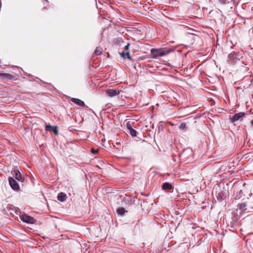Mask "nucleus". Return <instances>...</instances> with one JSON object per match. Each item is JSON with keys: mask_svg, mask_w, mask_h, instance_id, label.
Instances as JSON below:
<instances>
[{"mask_svg": "<svg viewBox=\"0 0 253 253\" xmlns=\"http://www.w3.org/2000/svg\"><path fill=\"white\" fill-rule=\"evenodd\" d=\"M171 50L167 48H152L151 50V56L153 58H157L169 53Z\"/></svg>", "mask_w": 253, "mask_h": 253, "instance_id": "nucleus-1", "label": "nucleus"}, {"mask_svg": "<svg viewBox=\"0 0 253 253\" xmlns=\"http://www.w3.org/2000/svg\"><path fill=\"white\" fill-rule=\"evenodd\" d=\"M245 115V114L243 112L237 113L233 117L230 118V121L232 123H235L238 121H242Z\"/></svg>", "mask_w": 253, "mask_h": 253, "instance_id": "nucleus-2", "label": "nucleus"}, {"mask_svg": "<svg viewBox=\"0 0 253 253\" xmlns=\"http://www.w3.org/2000/svg\"><path fill=\"white\" fill-rule=\"evenodd\" d=\"M8 181L9 185L13 190L15 191L19 190V186L17 181L13 177H9L8 178Z\"/></svg>", "mask_w": 253, "mask_h": 253, "instance_id": "nucleus-3", "label": "nucleus"}, {"mask_svg": "<svg viewBox=\"0 0 253 253\" xmlns=\"http://www.w3.org/2000/svg\"><path fill=\"white\" fill-rule=\"evenodd\" d=\"M228 58L230 63H234L239 59V56L238 53L234 51L228 55Z\"/></svg>", "mask_w": 253, "mask_h": 253, "instance_id": "nucleus-4", "label": "nucleus"}, {"mask_svg": "<svg viewBox=\"0 0 253 253\" xmlns=\"http://www.w3.org/2000/svg\"><path fill=\"white\" fill-rule=\"evenodd\" d=\"M106 94L107 95L110 97H114L119 94L120 91V90L118 88L115 89H109L106 90Z\"/></svg>", "mask_w": 253, "mask_h": 253, "instance_id": "nucleus-5", "label": "nucleus"}, {"mask_svg": "<svg viewBox=\"0 0 253 253\" xmlns=\"http://www.w3.org/2000/svg\"><path fill=\"white\" fill-rule=\"evenodd\" d=\"M21 219L28 223H34V219L33 217L26 214H23L20 216Z\"/></svg>", "mask_w": 253, "mask_h": 253, "instance_id": "nucleus-6", "label": "nucleus"}, {"mask_svg": "<svg viewBox=\"0 0 253 253\" xmlns=\"http://www.w3.org/2000/svg\"><path fill=\"white\" fill-rule=\"evenodd\" d=\"M13 176L18 181L22 182L24 178L22 177L21 174L18 169H14L12 172Z\"/></svg>", "mask_w": 253, "mask_h": 253, "instance_id": "nucleus-7", "label": "nucleus"}, {"mask_svg": "<svg viewBox=\"0 0 253 253\" xmlns=\"http://www.w3.org/2000/svg\"><path fill=\"white\" fill-rule=\"evenodd\" d=\"M71 101L72 102L76 104L77 105L80 106H84L85 104L82 100L75 98H72L71 99Z\"/></svg>", "mask_w": 253, "mask_h": 253, "instance_id": "nucleus-8", "label": "nucleus"}, {"mask_svg": "<svg viewBox=\"0 0 253 253\" xmlns=\"http://www.w3.org/2000/svg\"><path fill=\"white\" fill-rule=\"evenodd\" d=\"M127 128L128 129V131H127L129 132L132 136H136L137 135V132L135 130L133 129V128L130 125H127Z\"/></svg>", "mask_w": 253, "mask_h": 253, "instance_id": "nucleus-9", "label": "nucleus"}, {"mask_svg": "<svg viewBox=\"0 0 253 253\" xmlns=\"http://www.w3.org/2000/svg\"><path fill=\"white\" fill-rule=\"evenodd\" d=\"M67 198L66 195L63 192H60L58 194L57 199L61 202H64Z\"/></svg>", "mask_w": 253, "mask_h": 253, "instance_id": "nucleus-10", "label": "nucleus"}, {"mask_svg": "<svg viewBox=\"0 0 253 253\" xmlns=\"http://www.w3.org/2000/svg\"><path fill=\"white\" fill-rule=\"evenodd\" d=\"M122 57H123L124 58H126V57L129 59V60L131 59V57L129 55V53L128 51L126 52L125 51H123L122 53H120Z\"/></svg>", "mask_w": 253, "mask_h": 253, "instance_id": "nucleus-11", "label": "nucleus"}, {"mask_svg": "<svg viewBox=\"0 0 253 253\" xmlns=\"http://www.w3.org/2000/svg\"><path fill=\"white\" fill-rule=\"evenodd\" d=\"M172 188V186L170 184L166 182L163 185V189L165 190H170Z\"/></svg>", "mask_w": 253, "mask_h": 253, "instance_id": "nucleus-12", "label": "nucleus"}, {"mask_svg": "<svg viewBox=\"0 0 253 253\" xmlns=\"http://www.w3.org/2000/svg\"><path fill=\"white\" fill-rule=\"evenodd\" d=\"M246 207V204L245 203H239L237 205V207L241 211H244Z\"/></svg>", "mask_w": 253, "mask_h": 253, "instance_id": "nucleus-13", "label": "nucleus"}, {"mask_svg": "<svg viewBox=\"0 0 253 253\" xmlns=\"http://www.w3.org/2000/svg\"><path fill=\"white\" fill-rule=\"evenodd\" d=\"M102 52V48L100 47H97L95 50L94 53L96 55H98L101 54Z\"/></svg>", "mask_w": 253, "mask_h": 253, "instance_id": "nucleus-14", "label": "nucleus"}, {"mask_svg": "<svg viewBox=\"0 0 253 253\" xmlns=\"http://www.w3.org/2000/svg\"><path fill=\"white\" fill-rule=\"evenodd\" d=\"M126 211V210L124 208H119L118 210H117V212L119 214H121V215H123L125 213Z\"/></svg>", "mask_w": 253, "mask_h": 253, "instance_id": "nucleus-15", "label": "nucleus"}, {"mask_svg": "<svg viewBox=\"0 0 253 253\" xmlns=\"http://www.w3.org/2000/svg\"><path fill=\"white\" fill-rule=\"evenodd\" d=\"M0 76L3 78H10L12 76L9 74L2 73L0 74Z\"/></svg>", "mask_w": 253, "mask_h": 253, "instance_id": "nucleus-16", "label": "nucleus"}, {"mask_svg": "<svg viewBox=\"0 0 253 253\" xmlns=\"http://www.w3.org/2000/svg\"><path fill=\"white\" fill-rule=\"evenodd\" d=\"M186 124L185 123H181L179 126V128L180 129H184L185 128H186Z\"/></svg>", "mask_w": 253, "mask_h": 253, "instance_id": "nucleus-17", "label": "nucleus"}, {"mask_svg": "<svg viewBox=\"0 0 253 253\" xmlns=\"http://www.w3.org/2000/svg\"><path fill=\"white\" fill-rule=\"evenodd\" d=\"M55 134L57 135L58 134V130L56 126H53L51 128Z\"/></svg>", "mask_w": 253, "mask_h": 253, "instance_id": "nucleus-18", "label": "nucleus"}, {"mask_svg": "<svg viewBox=\"0 0 253 253\" xmlns=\"http://www.w3.org/2000/svg\"><path fill=\"white\" fill-rule=\"evenodd\" d=\"M129 46V43H127V44L125 46V51L126 52L128 51Z\"/></svg>", "mask_w": 253, "mask_h": 253, "instance_id": "nucleus-19", "label": "nucleus"}, {"mask_svg": "<svg viewBox=\"0 0 253 253\" xmlns=\"http://www.w3.org/2000/svg\"><path fill=\"white\" fill-rule=\"evenodd\" d=\"M52 126H51L50 125H46L45 126V129L46 130H49V128H52Z\"/></svg>", "mask_w": 253, "mask_h": 253, "instance_id": "nucleus-20", "label": "nucleus"}, {"mask_svg": "<svg viewBox=\"0 0 253 253\" xmlns=\"http://www.w3.org/2000/svg\"><path fill=\"white\" fill-rule=\"evenodd\" d=\"M91 151L94 154H96V153H98V150H94L93 149H92Z\"/></svg>", "mask_w": 253, "mask_h": 253, "instance_id": "nucleus-21", "label": "nucleus"}, {"mask_svg": "<svg viewBox=\"0 0 253 253\" xmlns=\"http://www.w3.org/2000/svg\"><path fill=\"white\" fill-rule=\"evenodd\" d=\"M251 124L253 126V119L251 121Z\"/></svg>", "mask_w": 253, "mask_h": 253, "instance_id": "nucleus-22", "label": "nucleus"}]
</instances>
